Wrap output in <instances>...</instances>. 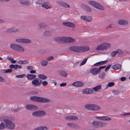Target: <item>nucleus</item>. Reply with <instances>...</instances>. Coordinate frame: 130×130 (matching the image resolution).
<instances>
[{
  "instance_id": "f257e3e1",
  "label": "nucleus",
  "mask_w": 130,
  "mask_h": 130,
  "mask_svg": "<svg viewBox=\"0 0 130 130\" xmlns=\"http://www.w3.org/2000/svg\"><path fill=\"white\" fill-rule=\"evenodd\" d=\"M26 109L29 111H35L32 112V115L34 117H40L45 115L46 112L44 111L41 110H37L38 107L33 104H27L25 106Z\"/></svg>"
},
{
  "instance_id": "f03ea898",
  "label": "nucleus",
  "mask_w": 130,
  "mask_h": 130,
  "mask_svg": "<svg viewBox=\"0 0 130 130\" xmlns=\"http://www.w3.org/2000/svg\"><path fill=\"white\" fill-rule=\"evenodd\" d=\"M30 99L34 102L40 103H48L51 101L48 98L36 96L30 97Z\"/></svg>"
},
{
  "instance_id": "7ed1b4c3",
  "label": "nucleus",
  "mask_w": 130,
  "mask_h": 130,
  "mask_svg": "<svg viewBox=\"0 0 130 130\" xmlns=\"http://www.w3.org/2000/svg\"><path fill=\"white\" fill-rule=\"evenodd\" d=\"M70 50L72 51L77 52H84L88 51L89 48L88 46L83 47L72 46L70 48Z\"/></svg>"
},
{
  "instance_id": "20e7f679",
  "label": "nucleus",
  "mask_w": 130,
  "mask_h": 130,
  "mask_svg": "<svg viewBox=\"0 0 130 130\" xmlns=\"http://www.w3.org/2000/svg\"><path fill=\"white\" fill-rule=\"evenodd\" d=\"M35 4L37 5H42V7L46 9H50L52 8L51 5L48 2H44L43 0H38L35 1Z\"/></svg>"
},
{
  "instance_id": "39448f33",
  "label": "nucleus",
  "mask_w": 130,
  "mask_h": 130,
  "mask_svg": "<svg viewBox=\"0 0 130 130\" xmlns=\"http://www.w3.org/2000/svg\"><path fill=\"white\" fill-rule=\"evenodd\" d=\"M88 3L92 5L95 8L101 10H104V7L98 2L94 1H90L88 2Z\"/></svg>"
},
{
  "instance_id": "423d86ee",
  "label": "nucleus",
  "mask_w": 130,
  "mask_h": 130,
  "mask_svg": "<svg viewBox=\"0 0 130 130\" xmlns=\"http://www.w3.org/2000/svg\"><path fill=\"white\" fill-rule=\"evenodd\" d=\"M110 44L105 43L101 44L98 45L97 48V50H107L110 46Z\"/></svg>"
},
{
  "instance_id": "0eeeda50",
  "label": "nucleus",
  "mask_w": 130,
  "mask_h": 130,
  "mask_svg": "<svg viewBox=\"0 0 130 130\" xmlns=\"http://www.w3.org/2000/svg\"><path fill=\"white\" fill-rule=\"evenodd\" d=\"M92 124L97 128L99 127H103L107 125V123L104 122L94 121L92 123Z\"/></svg>"
},
{
  "instance_id": "6e6552de",
  "label": "nucleus",
  "mask_w": 130,
  "mask_h": 130,
  "mask_svg": "<svg viewBox=\"0 0 130 130\" xmlns=\"http://www.w3.org/2000/svg\"><path fill=\"white\" fill-rule=\"evenodd\" d=\"M4 121L5 122L7 128L11 129L14 128L15 124L12 122L7 119L5 120Z\"/></svg>"
},
{
  "instance_id": "1a4fd4ad",
  "label": "nucleus",
  "mask_w": 130,
  "mask_h": 130,
  "mask_svg": "<svg viewBox=\"0 0 130 130\" xmlns=\"http://www.w3.org/2000/svg\"><path fill=\"white\" fill-rule=\"evenodd\" d=\"M56 3L59 5L66 8H69L70 7L69 5L64 2L57 1L56 2Z\"/></svg>"
},
{
  "instance_id": "9d476101",
  "label": "nucleus",
  "mask_w": 130,
  "mask_h": 130,
  "mask_svg": "<svg viewBox=\"0 0 130 130\" xmlns=\"http://www.w3.org/2000/svg\"><path fill=\"white\" fill-rule=\"evenodd\" d=\"M38 78H36L33 79L32 82V85L35 86H39L41 84V80H40V81L37 79Z\"/></svg>"
},
{
  "instance_id": "9b49d317",
  "label": "nucleus",
  "mask_w": 130,
  "mask_h": 130,
  "mask_svg": "<svg viewBox=\"0 0 130 130\" xmlns=\"http://www.w3.org/2000/svg\"><path fill=\"white\" fill-rule=\"evenodd\" d=\"M118 23L119 25H126L128 24L127 21L123 19L119 20L118 21Z\"/></svg>"
},
{
  "instance_id": "f8f14e48",
  "label": "nucleus",
  "mask_w": 130,
  "mask_h": 130,
  "mask_svg": "<svg viewBox=\"0 0 130 130\" xmlns=\"http://www.w3.org/2000/svg\"><path fill=\"white\" fill-rule=\"evenodd\" d=\"M62 24L63 25L72 28L74 27L75 26V25L74 24L69 22H63L62 23Z\"/></svg>"
},
{
  "instance_id": "ddd939ff",
  "label": "nucleus",
  "mask_w": 130,
  "mask_h": 130,
  "mask_svg": "<svg viewBox=\"0 0 130 130\" xmlns=\"http://www.w3.org/2000/svg\"><path fill=\"white\" fill-rule=\"evenodd\" d=\"M72 85L76 87H81L83 86V84L80 81H76L73 83Z\"/></svg>"
},
{
  "instance_id": "4468645a",
  "label": "nucleus",
  "mask_w": 130,
  "mask_h": 130,
  "mask_svg": "<svg viewBox=\"0 0 130 130\" xmlns=\"http://www.w3.org/2000/svg\"><path fill=\"white\" fill-rule=\"evenodd\" d=\"M93 92V90L89 88H87L83 90L82 91V92L86 94H91Z\"/></svg>"
},
{
  "instance_id": "2eb2a0df",
  "label": "nucleus",
  "mask_w": 130,
  "mask_h": 130,
  "mask_svg": "<svg viewBox=\"0 0 130 130\" xmlns=\"http://www.w3.org/2000/svg\"><path fill=\"white\" fill-rule=\"evenodd\" d=\"M99 72L98 68H94L92 69L90 71V72L93 75H96Z\"/></svg>"
},
{
  "instance_id": "dca6fc26",
  "label": "nucleus",
  "mask_w": 130,
  "mask_h": 130,
  "mask_svg": "<svg viewBox=\"0 0 130 130\" xmlns=\"http://www.w3.org/2000/svg\"><path fill=\"white\" fill-rule=\"evenodd\" d=\"M96 118L98 119L103 120L109 121L111 120V119L110 117H108L107 116L96 117Z\"/></svg>"
},
{
  "instance_id": "f3484780",
  "label": "nucleus",
  "mask_w": 130,
  "mask_h": 130,
  "mask_svg": "<svg viewBox=\"0 0 130 130\" xmlns=\"http://www.w3.org/2000/svg\"><path fill=\"white\" fill-rule=\"evenodd\" d=\"M93 105V104H88L85 105L84 107L87 109L92 111Z\"/></svg>"
},
{
  "instance_id": "a211bd4d",
  "label": "nucleus",
  "mask_w": 130,
  "mask_h": 130,
  "mask_svg": "<svg viewBox=\"0 0 130 130\" xmlns=\"http://www.w3.org/2000/svg\"><path fill=\"white\" fill-rule=\"evenodd\" d=\"M26 77L28 79L32 80L36 78V76L35 75L29 74L27 75Z\"/></svg>"
},
{
  "instance_id": "6ab92c4d",
  "label": "nucleus",
  "mask_w": 130,
  "mask_h": 130,
  "mask_svg": "<svg viewBox=\"0 0 130 130\" xmlns=\"http://www.w3.org/2000/svg\"><path fill=\"white\" fill-rule=\"evenodd\" d=\"M111 68L115 70L120 69L121 68V65L119 64H116L112 66Z\"/></svg>"
},
{
  "instance_id": "aec40b11",
  "label": "nucleus",
  "mask_w": 130,
  "mask_h": 130,
  "mask_svg": "<svg viewBox=\"0 0 130 130\" xmlns=\"http://www.w3.org/2000/svg\"><path fill=\"white\" fill-rule=\"evenodd\" d=\"M21 4L28 6L30 5L29 3L27 1V0H21Z\"/></svg>"
},
{
  "instance_id": "412c9836",
  "label": "nucleus",
  "mask_w": 130,
  "mask_h": 130,
  "mask_svg": "<svg viewBox=\"0 0 130 130\" xmlns=\"http://www.w3.org/2000/svg\"><path fill=\"white\" fill-rule=\"evenodd\" d=\"M65 41L67 42H73L74 41V39L71 37H65Z\"/></svg>"
},
{
  "instance_id": "4be33fe9",
  "label": "nucleus",
  "mask_w": 130,
  "mask_h": 130,
  "mask_svg": "<svg viewBox=\"0 0 130 130\" xmlns=\"http://www.w3.org/2000/svg\"><path fill=\"white\" fill-rule=\"evenodd\" d=\"M16 51L21 52H23L24 51V50L22 46L18 45V46L17 47Z\"/></svg>"
},
{
  "instance_id": "5701e85b",
  "label": "nucleus",
  "mask_w": 130,
  "mask_h": 130,
  "mask_svg": "<svg viewBox=\"0 0 130 130\" xmlns=\"http://www.w3.org/2000/svg\"><path fill=\"white\" fill-rule=\"evenodd\" d=\"M100 109V107L95 104H93L92 111H97L99 110Z\"/></svg>"
},
{
  "instance_id": "b1692460",
  "label": "nucleus",
  "mask_w": 130,
  "mask_h": 130,
  "mask_svg": "<svg viewBox=\"0 0 130 130\" xmlns=\"http://www.w3.org/2000/svg\"><path fill=\"white\" fill-rule=\"evenodd\" d=\"M55 39L57 41L60 42L65 41V37H57L55 38Z\"/></svg>"
},
{
  "instance_id": "393cba45",
  "label": "nucleus",
  "mask_w": 130,
  "mask_h": 130,
  "mask_svg": "<svg viewBox=\"0 0 130 130\" xmlns=\"http://www.w3.org/2000/svg\"><path fill=\"white\" fill-rule=\"evenodd\" d=\"M105 76V74L104 72H102L101 73L99 74L98 77L100 79H103L104 78Z\"/></svg>"
},
{
  "instance_id": "a878e982",
  "label": "nucleus",
  "mask_w": 130,
  "mask_h": 130,
  "mask_svg": "<svg viewBox=\"0 0 130 130\" xmlns=\"http://www.w3.org/2000/svg\"><path fill=\"white\" fill-rule=\"evenodd\" d=\"M18 45L17 44H11L10 46V47L12 49L16 51L17 47L18 46Z\"/></svg>"
},
{
  "instance_id": "bb28decb",
  "label": "nucleus",
  "mask_w": 130,
  "mask_h": 130,
  "mask_svg": "<svg viewBox=\"0 0 130 130\" xmlns=\"http://www.w3.org/2000/svg\"><path fill=\"white\" fill-rule=\"evenodd\" d=\"M102 86L101 85H99L93 88V89L95 91H98L99 90L101 89Z\"/></svg>"
},
{
  "instance_id": "cd10ccee",
  "label": "nucleus",
  "mask_w": 130,
  "mask_h": 130,
  "mask_svg": "<svg viewBox=\"0 0 130 130\" xmlns=\"http://www.w3.org/2000/svg\"><path fill=\"white\" fill-rule=\"evenodd\" d=\"M59 74L61 76L64 77H66L68 75L66 72L63 71H61L60 72Z\"/></svg>"
},
{
  "instance_id": "c85d7f7f",
  "label": "nucleus",
  "mask_w": 130,
  "mask_h": 130,
  "mask_svg": "<svg viewBox=\"0 0 130 130\" xmlns=\"http://www.w3.org/2000/svg\"><path fill=\"white\" fill-rule=\"evenodd\" d=\"M31 42V40L29 39L23 38V43H30Z\"/></svg>"
},
{
  "instance_id": "c756f323",
  "label": "nucleus",
  "mask_w": 130,
  "mask_h": 130,
  "mask_svg": "<svg viewBox=\"0 0 130 130\" xmlns=\"http://www.w3.org/2000/svg\"><path fill=\"white\" fill-rule=\"evenodd\" d=\"M38 77L39 78L43 80H45L47 78V77L46 76L42 74H39L38 75Z\"/></svg>"
},
{
  "instance_id": "7c9ffc66",
  "label": "nucleus",
  "mask_w": 130,
  "mask_h": 130,
  "mask_svg": "<svg viewBox=\"0 0 130 130\" xmlns=\"http://www.w3.org/2000/svg\"><path fill=\"white\" fill-rule=\"evenodd\" d=\"M47 63L48 62L46 60H42L41 62V64L42 66H44L47 64Z\"/></svg>"
},
{
  "instance_id": "2f4dec72",
  "label": "nucleus",
  "mask_w": 130,
  "mask_h": 130,
  "mask_svg": "<svg viewBox=\"0 0 130 130\" xmlns=\"http://www.w3.org/2000/svg\"><path fill=\"white\" fill-rule=\"evenodd\" d=\"M51 32L49 31H46L44 33V35L46 36H50L51 35Z\"/></svg>"
},
{
  "instance_id": "473e14b6",
  "label": "nucleus",
  "mask_w": 130,
  "mask_h": 130,
  "mask_svg": "<svg viewBox=\"0 0 130 130\" xmlns=\"http://www.w3.org/2000/svg\"><path fill=\"white\" fill-rule=\"evenodd\" d=\"M20 110V109L19 108H18L15 109L13 108L11 109V110L13 113H16L18 112Z\"/></svg>"
},
{
  "instance_id": "72a5a7b5",
  "label": "nucleus",
  "mask_w": 130,
  "mask_h": 130,
  "mask_svg": "<svg viewBox=\"0 0 130 130\" xmlns=\"http://www.w3.org/2000/svg\"><path fill=\"white\" fill-rule=\"evenodd\" d=\"M92 20V17L90 16H86L85 21L88 22H91Z\"/></svg>"
},
{
  "instance_id": "f704fd0d",
  "label": "nucleus",
  "mask_w": 130,
  "mask_h": 130,
  "mask_svg": "<svg viewBox=\"0 0 130 130\" xmlns=\"http://www.w3.org/2000/svg\"><path fill=\"white\" fill-rule=\"evenodd\" d=\"M10 33L12 32H16L18 31L19 30V29H16L14 28H10Z\"/></svg>"
},
{
  "instance_id": "c9c22d12",
  "label": "nucleus",
  "mask_w": 130,
  "mask_h": 130,
  "mask_svg": "<svg viewBox=\"0 0 130 130\" xmlns=\"http://www.w3.org/2000/svg\"><path fill=\"white\" fill-rule=\"evenodd\" d=\"M85 10L88 12H90L91 11V9L90 8L87 6H85Z\"/></svg>"
},
{
  "instance_id": "e433bc0d",
  "label": "nucleus",
  "mask_w": 130,
  "mask_h": 130,
  "mask_svg": "<svg viewBox=\"0 0 130 130\" xmlns=\"http://www.w3.org/2000/svg\"><path fill=\"white\" fill-rule=\"evenodd\" d=\"M6 127V126L5 125L4 123L3 122H2L0 124V129H3Z\"/></svg>"
},
{
  "instance_id": "4c0bfd02",
  "label": "nucleus",
  "mask_w": 130,
  "mask_h": 130,
  "mask_svg": "<svg viewBox=\"0 0 130 130\" xmlns=\"http://www.w3.org/2000/svg\"><path fill=\"white\" fill-rule=\"evenodd\" d=\"M16 42L19 43H23V38L22 39H17L15 40Z\"/></svg>"
},
{
  "instance_id": "58836bf2",
  "label": "nucleus",
  "mask_w": 130,
  "mask_h": 130,
  "mask_svg": "<svg viewBox=\"0 0 130 130\" xmlns=\"http://www.w3.org/2000/svg\"><path fill=\"white\" fill-rule=\"evenodd\" d=\"M112 93L115 95H117L120 93V92L118 90H114L112 91Z\"/></svg>"
},
{
  "instance_id": "ea45409f",
  "label": "nucleus",
  "mask_w": 130,
  "mask_h": 130,
  "mask_svg": "<svg viewBox=\"0 0 130 130\" xmlns=\"http://www.w3.org/2000/svg\"><path fill=\"white\" fill-rule=\"evenodd\" d=\"M88 59V57H87V58H85L80 63V66H81L84 64L86 62Z\"/></svg>"
},
{
  "instance_id": "a19ab883",
  "label": "nucleus",
  "mask_w": 130,
  "mask_h": 130,
  "mask_svg": "<svg viewBox=\"0 0 130 130\" xmlns=\"http://www.w3.org/2000/svg\"><path fill=\"white\" fill-rule=\"evenodd\" d=\"M26 76L25 74H23L21 75H17L15 76L16 77L18 78H22Z\"/></svg>"
},
{
  "instance_id": "79ce46f5",
  "label": "nucleus",
  "mask_w": 130,
  "mask_h": 130,
  "mask_svg": "<svg viewBox=\"0 0 130 130\" xmlns=\"http://www.w3.org/2000/svg\"><path fill=\"white\" fill-rule=\"evenodd\" d=\"M117 54H118L120 55H122L123 54V52L121 50L119 49L116 51Z\"/></svg>"
},
{
  "instance_id": "37998d69",
  "label": "nucleus",
  "mask_w": 130,
  "mask_h": 130,
  "mask_svg": "<svg viewBox=\"0 0 130 130\" xmlns=\"http://www.w3.org/2000/svg\"><path fill=\"white\" fill-rule=\"evenodd\" d=\"M72 127L76 128H80V127L79 125L77 124H74L73 123Z\"/></svg>"
},
{
  "instance_id": "c03bdc74",
  "label": "nucleus",
  "mask_w": 130,
  "mask_h": 130,
  "mask_svg": "<svg viewBox=\"0 0 130 130\" xmlns=\"http://www.w3.org/2000/svg\"><path fill=\"white\" fill-rule=\"evenodd\" d=\"M42 84L43 86H46L48 84L47 82L46 81L42 82L41 80V84Z\"/></svg>"
},
{
  "instance_id": "a18cd8bd",
  "label": "nucleus",
  "mask_w": 130,
  "mask_h": 130,
  "mask_svg": "<svg viewBox=\"0 0 130 130\" xmlns=\"http://www.w3.org/2000/svg\"><path fill=\"white\" fill-rule=\"evenodd\" d=\"M115 27V25L113 24H110L106 27V29H107L109 28H112Z\"/></svg>"
},
{
  "instance_id": "49530a36",
  "label": "nucleus",
  "mask_w": 130,
  "mask_h": 130,
  "mask_svg": "<svg viewBox=\"0 0 130 130\" xmlns=\"http://www.w3.org/2000/svg\"><path fill=\"white\" fill-rule=\"evenodd\" d=\"M117 54L116 51H114L112 52L110 54V55L112 57H114Z\"/></svg>"
},
{
  "instance_id": "de8ad7c7",
  "label": "nucleus",
  "mask_w": 130,
  "mask_h": 130,
  "mask_svg": "<svg viewBox=\"0 0 130 130\" xmlns=\"http://www.w3.org/2000/svg\"><path fill=\"white\" fill-rule=\"evenodd\" d=\"M78 118L76 116H71V120H78Z\"/></svg>"
},
{
  "instance_id": "09e8293b",
  "label": "nucleus",
  "mask_w": 130,
  "mask_h": 130,
  "mask_svg": "<svg viewBox=\"0 0 130 130\" xmlns=\"http://www.w3.org/2000/svg\"><path fill=\"white\" fill-rule=\"evenodd\" d=\"M115 84L114 83L112 82H110L108 83V86L109 87H111L113 86Z\"/></svg>"
},
{
  "instance_id": "8fccbe9b",
  "label": "nucleus",
  "mask_w": 130,
  "mask_h": 130,
  "mask_svg": "<svg viewBox=\"0 0 130 130\" xmlns=\"http://www.w3.org/2000/svg\"><path fill=\"white\" fill-rule=\"evenodd\" d=\"M13 70L11 69H9L7 70H6V72H5L6 73H10L12 72Z\"/></svg>"
},
{
  "instance_id": "3c124183",
  "label": "nucleus",
  "mask_w": 130,
  "mask_h": 130,
  "mask_svg": "<svg viewBox=\"0 0 130 130\" xmlns=\"http://www.w3.org/2000/svg\"><path fill=\"white\" fill-rule=\"evenodd\" d=\"M22 68V66L21 65H19L17 64H16L15 65V70H17L18 68L21 69Z\"/></svg>"
},
{
  "instance_id": "603ef678",
  "label": "nucleus",
  "mask_w": 130,
  "mask_h": 130,
  "mask_svg": "<svg viewBox=\"0 0 130 130\" xmlns=\"http://www.w3.org/2000/svg\"><path fill=\"white\" fill-rule=\"evenodd\" d=\"M121 115L124 116H126L128 115H130V113H124L123 112V114H121Z\"/></svg>"
},
{
  "instance_id": "864d4df0",
  "label": "nucleus",
  "mask_w": 130,
  "mask_h": 130,
  "mask_svg": "<svg viewBox=\"0 0 130 130\" xmlns=\"http://www.w3.org/2000/svg\"><path fill=\"white\" fill-rule=\"evenodd\" d=\"M15 65H16V64L14 65L13 64L10 65L9 66V68H11L10 69L14 68V69L15 70Z\"/></svg>"
},
{
  "instance_id": "5fc2aeb1",
  "label": "nucleus",
  "mask_w": 130,
  "mask_h": 130,
  "mask_svg": "<svg viewBox=\"0 0 130 130\" xmlns=\"http://www.w3.org/2000/svg\"><path fill=\"white\" fill-rule=\"evenodd\" d=\"M106 67V66H101L99 68H98L99 72H100L101 70V69H104Z\"/></svg>"
},
{
  "instance_id": "6e6d98bb",
  "label": "nucleus",
  "mask_w": 130,
  "mask_h": 130,
  "mask_svg": "<svg viewBox=\"0 0 130 130\" xmlns=\"http://www.w3.org/2000/svg\"><path fill=\"white\" fill-rule=\"evenodd\" d=\"M86 16H81L80 17L81 19L84 21H85V20H86Z\"/></svg>"
},
{
  "instance_id": "4d7b16f0",
  "label": "nucleus",
  "mask_w": 130,
  "mask_h": 130,
  "mask_svg": "<svg viewBox=\"0 0 130 130\" xmlns=\"http://www.w3.org/2000/svg\"><path fill=\"white\" fill-rule=\"evenodd\" d=\"M10 61H11V62L12 63H16V61L15 60H14L13 58H10Z\"/></svg>"
},
{
  "instance_id": "13d9d810",
  "label": "nucleus",
  "mask_w": 130,
  "mask_h": 130,
  "mask_svg": "<svg viewBox=\"0 0 130 130\" xmlns=\"http://www.w3.org/2000/svg\"><path fill=\"white\" fill-rule=\"evenodd\" d=\"M27 68L28 70H31L34 69V67L32 66H28L27 67Z\"/></svg>"
},
{
  "instance_id": "bf43d9fd",
  "label": "nucleus",
  "mask_w": 130,
  "mask_h": 130,
  "mask_svg": "<svg viewBox=\"0 0 130 130\" xmlns=\"http://www.w3.org/2000/svg\"><path fill=\"white\" fill-rule=\"evenodd\" d=\"M54 58V57L52 56H50L47 58V60H52Z\"/></svg>"
},
{
  "instance_id": "052dcab7",
  "label": "nucleus",
  "mask_w": 130,
  "mask_h": 130,
  "mask_svg": "<svg viewBox=\"0 0 130 130\" xmlns=\"http://www.w3.org/2000/svg\"><path fill=\"white\" fill-rule=\"evenodd\" d=\"M67 84L66 83H62L60 84V87H63L65 86Z\"/></svg>"
},
{
  "instance_id": "680f3d73",
  "label": "nucleus",
  "mask_w": 130,
  "mask_h": 130,
  "mask_svg": "<svg viewBox=\"0 0 130 130\" xmlns=\"http://www.w3.org/2000/svg\"><path fill=\"white\" fill-rule=\"evenodd\" d=\"M5 81L4 79L0 76V82H4Z\"/></svg>"
},
{
  "instance_id": "e2e57ef3",
  "label": "nucleus",
  "mask_w": 130,
  "mask_h": 130,
  "mask_svg": "<svg viewBox=\"0 0 130 130\" xmlns=\"http://www.w3.org/2000/svg\"><path fill=\"white\" fill-rule=\"evenodd\" d=\"M71 116H67L66 117V119L67 120H71Z\"/></svg>"
},
{
  "instance_id": "0e129e2a",
  "label": "nucleus",
  "mask_w": 130,
  "mask_h": 130,
  "mask_svg": "<svg viewBox=\"0 0 130 130\" xmlns=\"http://www.w3.org/2000/svg\"><path fill=\"white\" fill-rule=\"evenodd\" d=\"M126 79V78L125 77H122L121 78V80L122 81L125 80Z\"/></svg>"
},
{
  "instance_id": "69168bd1",
  "label": "nucleus",
  "mask_w": 130,
  "mask_h": 130,
  "mask_svg": "<svg viewBox=\"0 0 130 130\" xmlns=\"http://www.w3.org/2000/svg\"><path fill=\"white\" fill-rule=\"evenodd\" d=\"M10 28L8 29L5 30V31L7 33H10Z\"/></svg>"
},
{
  "instance_id": "338daca9",
  "label": "nucleus",
  "mask_w": 130,
  "mask_h": 130,
  "mask_svg": "<svg viewBox=\"0 0 130 130\" xmlns=\"http://www.w3.org/2000/svg\"><path fill=\"white\" fill-rule=\"evenodd\" d=\"M99 64V62H98L94 64L93 65V66H95L96 67L99 66H100Z\"/></svg>"
},
{
  "instance_id": "774afa93",
  "label": "nucleus",
  "mask_w": 130,
  "mask_h": 130,
  "mask_svg": "<svg viewBox=\"0 0 130 130\" xmlns=\"http://www.w3.org/2000/svg\"><path fill=\"white\" fill-rule=\"evenodd\" d=\"M28 63V62L27 61V60H24L23 61V64H26Z\"/></svg>"
}]
</instances>
